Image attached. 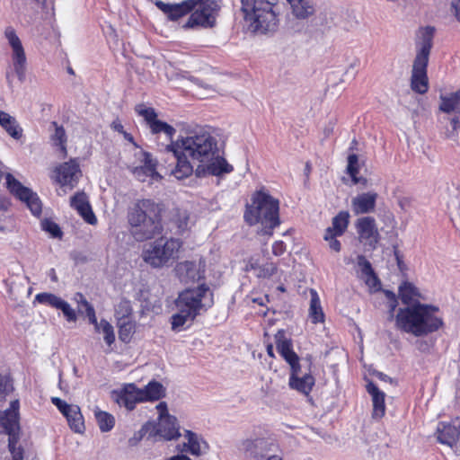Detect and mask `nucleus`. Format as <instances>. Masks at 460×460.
I'll use <instances>...</instances> for the list:
<instances>
[{"label": "nucleus", "instance_id": "1", "mask_svg": "<svg viewBox=\"0 0 460 460\" xmlns=\"http://www.w3.org/2000/svg\"><path fill=\"white\" fill-rule=\"evenodd\" d=\"M135 111L138 116L143 117L152 135L158 136L164 134L170 141L162 151L164 158L161 167L164 168L165 173L174 176L178 180L186 179L193 174L194 168L187 155L199 164L208 161L217 152V141L208 131L204 129L190 131L186 137H179L176 140L173 137L176 129L165 121L158 119L155 110L146 107L144 103L136 105Z\"/></svg>", "mask_w": 460, "mask_h": 460}, {"label": "nucleus", "instance_id": "2", "mask_svg": "<svg viewBox=\"0 0 460 460\" xmlns=\"http://www.w3.org/2000/svg\"><path fill=\"white\" fill-rule=\"evenodd\" d=\"M163 208L151 199H140L129 207L127 219L129 232L137 242L155 238L164 231Z\"/></svg>", "mask_w": 460, "mask_h": 460}, {"label": "nucleus", "instance_id": "3", "mask_svg": "<svg viewBox=\"0 0 460 460\" xmlns=\"http://www.w3.org/2000/svg\"><path fill=\"white\" fill-rule=\"evenodd\" d=\"M438 312L437 305L417 302L411 306L399 308L395 315V326L416 337L425 336L443 327V319L437 315Z\"/></svg>", "mask_w": 460, "mask_h": 460}, {"label": "nucleus", "instance_id": "4", "mask_svg": "<svg viewBox=\"0 0 460 460\" xmlns=\"http://www.w3.org/2000/svg\"><path fill=\"white\" fill-rule=\"evenodd\" d=\"M243 219L250 226L261 224L264 232L272 234L273 230L281 223L279 200L262 186L252 194L251 203L245 205Z\"/></svg>", "mask_w": 460, "mask_h": 460}, {"label": "nucleus", "instance_id": "5", "mask_svg": "<svg viewBox=\"0 0 460 460\" xmlns=\"http://www.w3.org/2000/svg\"><path fill=\"white\" fill-rule=\"evenodd\" d=\"M242 11L255 30L267 32L278 26L279 0H240Z\"/></svg>", "mask_w": 460, "mask_h": 460}, {"label": "nucleus", "instance_id": "6", "mask_svg": "<svg viewBox=\"0 0 460 460\" xmlns=\"http://www.w3.org/2000/svg\"><path fill=\"white\" fill-rule=\"evenodd\" d=\"M193 9L183 25L185 29H211L217 25L221 6L217 0H192Z\"/></svg>", "mask_w": 460, "mask_h": 460}, {"label": "nucleus", "instance_id": "7", "mask_svg": "<svg viewBox=\"0 0 460 460\" xmlns=\"http://www.w3.org/2000/svg\"><path fill=\"white\" fill-rule=\"evenodd\" d=\"M182 243L177 238L155 240L149 249L143 252V260L154 268H160L174 259Z\"/></svg>", "mask_w": 460, "mask_h": 460}, {"label": "nucleus", "instance_id": "8", "mask_svg": "<svg viewBox=\"0 0 460 460\" xmlns=\"http://www.w3.org/2000/svg\"><path fill=\"white\" fill-rule=\"evenodd\" d=\"M209 291V288L205 284H200L193 288H186L181 291L175 300L176 307L182 313H187L194 321L203 309L202 299Z\"/></svg>", "mask_w": 460, "mask_h": 460}, {"label": "nucleus", "instance_id": "9", "mask_svg": "<svg viewBox=\"0 0 460 460\" xmlns=\"http://www.w3.org/2000/svg\"><path fill=\"white\" fill-rule=\"evenodd\" d=\"M6 184L8 190L18 199L26 203L34 216H40L42 206L38 195L29 188L23 186L11 173L6 175Z\"/></svg>", "mask_w": 460, "mask_h": 460}, {"label": "nucleus", "instance_id": "10", "mask_svg": "<svg viewBox=\"0 0 460 460\" xmlns=\"http://www.w3.org/2000/svg\"><path fill=\"white\" fill-rule=\"evenodd\" d=\"M142 436L148 434L149 437L159 436L164 440L176 439L181 436L180 426L175 417H167L159 420L157 423L146 422L140 429Z\"/></svg>", "mask_w": 460, "mask_h": 460}, {"label": "nucleus", "instance_id": "11", "mask_svg": "<svg viewBox=\"0 0 460 460\" xmlns=\"http://www.w3.org/2000/svg\"><path fill=\"white\" fill-rule=\"evenodd\" d=\"M234 171V166L226 161L225 157L219 155L217 150V155H213L208 161H204L197 165L193 173L198 178H204L207 176H222L230 173Z\"/></svg>", "mask_w": 460, "mask_h": 460}, {"label": "nucleus", "instance_id": "12", "mask_svg": "<svg viewBox=\"0 0 460 460\" xmlns=\"http://www.w3.org/2000/svg\"><path fill=\"white\" fill-rule=\"evenodd\" d=\"M241 445L244 454L255 460H264L273 447H279L275 439L268 438H246L242 441Z\"/></svg>", "mask_w": 460, "mask_h": 460}, {"label": "nucleus", "instance_id": "13", "mask_svg": "<svg viewBox=\"0 0 460 460\" xmlns=\"http://www.w3.org/2000/svg\"><path fill=\"white\" fill-rule=\"evenodd\" d=\"M355 227L359 241L371 250H375L380 239V234L373 217H362L357 219Z\"/></svg>", "mask_w": 460, "mask_h": 460}, {"label": "nucleus", "instance_id": "14", "mask_svg": "<svg viewBox=\"0 0 460 460\" xmlns=\"http://www.w3.org/2000/svg\"><path fill=\"white\" fill-rule=\"evenodd\" d=\"M4 35L13 49V64L14 71L20 81L25 78L26 56L22 42L17 36L15 30L9 26L4 31Z\"/></svg>", "mask_w": 460, "mask_h": 460}, {"label": "nucleus", "instance_id": "15", "mask_svg": "<svg viewBox=\"0 0 460 460\" xmlns=\"http://www.w3.org/2000/svg\"><path fill=\"white\" fill-rule=\"evenodd\" d=\"M429 60L414 58L411 75V89L419 94H425L429 88L428 77Z\"/></svg>", "mask_w": 460, "mask_h": 460}, {"label": "nucleus", "instance_id": "16", "mask_svg": "<svg viewBox=\"0 0 460 460\" xmlns=\"http://www.w3.org/2000/svg\"><path fill=\"white\" fill-rule=\"evenodd\" d=\"M56 181L62 187L68 186L73 189L78 182L81 175L79 164L75 159L61 164L55 170Z\"/></svg>", "mask_w": 460, "mask_h": 460}, {"label": "nucleus", "instance_id": "17", "mask_svg": "<svg viewBox=\"0 0 460 460\" xmlns=\"http://www.w3.org/2000/svg\"><path fill=\"white\" fill-rule=\"evenodd\" d=\"M143 157V164L135 167L133 170L135 177L142 182H145L147 179L161 181L163 176L157 172L158 161L148 152H144Z\"/></svg>", "mask_w": 460, "mask_h": 460}, {"label": "nucleus", "instance_id": "18", "mask_svg": "<svg viewBox=\"0 0 460 460\" xmlns=\"http://www.w3.org/2000/svg\"><path fill=\"white\" fill-rule=\"evenodd\" d=\"M116 402L128 411H133L137 403L145 402L141 388L133 383L124 385L118 393Z\"/></svg>", "mask_w": 460, "mask_h": 460}, {"label": "nucleus", "instance_id": "19", "mask_svg": "<svg viewBox=\"0 0 460 460\" xmlns=\"http://www.w3.org/2000/svg\"><path fill=\"white\" fill-rule=\"evenodd\" d=\"M70 206L77 211L86 223L93 226L97 224V217L93 211L87 195L84 191H77L71 197Z\"/></svg>", "mask_w": 460, "mask_h": 460}, {"label": "nucleus", "instance_id": "20", "mask_svg": "<svg viewBox=\"0 0 460 460\" xmlns=\"http://www.w3.org/2000/svg\"><path fill=\"white\" fill-rule=\"evenodd\" d=\"M378 194L375 191L363 192L351 200L353 213L358 215L373 213L376 209Z\"/></svg>", "mask_w": 460, "mask_h": 460}, {"label": "nucleus", "instance_id": "21", "mask_svg": "<svg viewBox=\"0 0 460 460\" xmlns=\"http://www.w3.org/2000/svg\"><path fill=\"white\" fill-rule=\"evenodd\" d=\"M155 5L171 21H177L184 15L190 13L193 9L192 0H185L180 4H167L161 0L156 1Z\"/></svg>", "mask_w": 460, "mask_h": 460}, {"label": "nucleus", "instance_id": "22", "mask_svg": "<svg viewBox=\"0 0 460 460\" xmlns=\"http://www.w3.org/2000/svg\"><path fill=\"white\" fill-rule=\"evenodd\" d=\"M366 389L372 397V418L382 419L385 414V394L373 381L367 382Z\"/></svg>", "mask_w": 460, "mask_h": 460}, {"label": "nucleus", "instance_id": "23", "mask_svg": "<svg viewBox=\"0 0 460 460\" xmlns=\"http://www.w3.org/2000/svg\"><path fill=\"white\" fill-rule=\"evenodd\" d=\"M435 28L426 26L420 30V40L417 42V53L415 58L429 60L430 51L433 46Z\"/></svg>", "mask_w": 460, "mask_h": 460}, {"label": "nucleus", "instance_id": "24", "mask_svg": "<svg viewBox=\"0 0 460 460\" xmlns=\"http://www.w3.org/2000/svg\"><path fill=\"white\" fill-rule=\"evenodd\" d=\"M437 439L440 444L456 446L460 439V424L456 427L451 423L439 422L437 429Z\"/></svg>", "mask_w": 460, "mask_h": 460}, {"label": "nucleus", "instance_id": "25", "mask_svg": "<svg viewBox=\"0 0 460 460\" xmlns=\"http://www.w3.org/2000/svg\"><path fill=\"white\" fill-rule=\"evenodd\" d=\"M398 292L402 304L407 306H411L415 303L420 302V299H424L419 288L413 283L407 280L402 282Z\"/></svg>", "mask_w": 460, "mask_h": 460}, {"label": "nucleus", "instance_id": "26", "mask_svg": "<svg viewBox=\"0 0 460 460\" xmlns=\"http://www.w3.org/2000/svg\"><path fill=\"white\" fill-rule=\"evenodd\" d=\"M315 384V378L311 373H306L303 376L289 377L288 386L304 395H309Z\"/></svg>", "mask_w": 460, "mask_h": 460}, {"label": "nucleus", "instance_id": "27", "mask_svg": "<svg viewBox=\"0 0 460 460\" xmlns=\"http://www.w3.org/2000/svg\"><path fill=\"white\" fill-rule=\"evenodd\" d=\"M275 343L278 352L284 360L297 355L294 351L292 340L287 337L284 330L281 329L277 332L275 334Z\"/></svg>", "mask_w": 460, "mask_h": 460}, {"label": "nucleus", "instance_id": "28", "mask_svg": "<svg viewBox=\"0 0 460 460\" xmlns=\"http://www.w3.org/2000/svg\"><path fill=\"white\" fill-rule=\"evenodd\" d=\"M0 125L14 139L22 137L23 130L14 117L0 110Z\"/></svg>", "mask_w": 460, "mask_h": 460}, {"label": "nucleus", "instance_id": "29", "mask_svg": "<svg viewBox=\"0 0 460 460\" xmlns=\"http://www.w3.org/2000/svg\"><path fill=\"white\" fill-rule=\"evenodd\" d=\"M117 326L119 341L124 343H129L136 332V322L131 318L119 317Z\"/></svg>", "mask_w": 460, "mask_h": 460}, {"label": "nucleus", "instance_id": "30", "mask_svg": "<svg viewBox=\"0 0 460 460\" xmlns=\"http://www.w3.org/2000/svg\"><path fill=\"white\" fill-rule=\"evenodd\" d=\"M311 299L309 306V318L312 323H323L325 321V314L321 305L320 297L314 289L310 290Z\"/></svg>", "mask_w": 460, "mask_h": 460}, {"label": "nucleus", "instance_id": "31", "mask_svg": "<svg viewBox=\"0 0 460 460\" xmlns=\"http://www.w3.org/2000/svg\"><path fill=\"white\" fill-rule=\"evenodd\" d=\"M143 399L146 402H155L165 396V388L155 380L150 381L144 388H141Z\"/></svg>", "mask_w": 460, "mask_h": 460}, {"label": "nucleus", "instance_id": "32", "mask_svg": "<svg viewBox=\"0 0 460 460\" xmlns=\"http://www.w3.org/2000/svg\"><path fill=\"white\" fill-rule=\"evenodd\" d=\"M349 223V214L348 211L342 210L340 211L333 218H332V226L328 227L325 232L328 233L329 237H332L331 234L334 235H342Z\"/></svg>", "mask_w": 460, "mask_h": 460}, {"label": "nucleus", "instance_id": "33", "mask_svg": "<svg viewBox=\"0 0 460 460\" xmlns=\"http://www.w3.org/2000/svg\"><path fill=\"white\" fill-rule=\"evenodd\" d=\"M175 272L181 281H194L198 275L197 264L190 261L179 262L175 267Z\"/></svg>", "mask_w": 460, "mask_h": 460}, {"label": "nucleus", "instance_id": "34", "mask_svg": "<svg viewBox=\"0 0 460 460\" xmlns=\"http://www.w3.org/2000/svg\"><path fill=\"white\" fill-rule=\"evenodd\" d=\"M439 110L445 113L455 111L460 105V89L449 93L448 95L440 96Z\"/></svg>", "mask_w": 460, "mask_h": 460}, {"label": "nucleus", "instance_id": "35", "mask_svg": "<svg viewBox=\"0 0 460 460\" xmlns=\"http://www.w3.org/2000/svg\"><path fill=\"white\" fill-rule=\"evenodd\" d=\"M52 126L55 128V132L51 136V140L53 142V145L55 146H58L60 150V153L62 154L63 157H66L67 155V149H66V130L63 126H58L56 121H53Z\"/></svg>", "mask_w": 460, "mask_h": 460}, {"label": "nucleus", "instance_id": "36", "mask_svg": "<svg viewBox=\"0 0 460 460\" xmlns=\"http://www.w3.org/2000/svg\"><path fill=\"white\" fill-rule=\"evenodd\" d=\"M290 4L293 13L297 18H306L313 14L314 12V6L311 4L310 0H288Z\"/></svg>", "mask_w": 460, "mask_h": 460}, {"label": "nucleus", "instance_id": "37", "mask_svg": "<svg viewBox=\"0 0 460 460\" xmlns=\"http://www.w3.org/2000/svg\"><path fill=\"white\" fill-rule=\"evenodd\" d=\"M77 296L79 297V300H77L78 311L80 313H85L89 323L94 325L95 331H98L99 325L93 306L85 299V297L81 293H78Z\"/></svg>", "mask_w": 460, "mask_h": 460}, {"label": "nucleus", "instance_id": "38", "mask_svg": "<svg viewBox=\"0 0 460 460\" xmlns=\"http://www.w3.org/2000/svg\"><path fill=\"white\" fill-rule=\"evenodd\" d=\"M69 427L75 432L82 433L84 429V417L80 408L76 405L70 412L65 415Z\"/></svg>", "mask_w": 460, "mask_h": 460}, {"label": "nucleus", "instance_id": "39", "mask_svg": "<svg viewBox=\"0 0 460 460\" xmlns=\"http://www.w3.org/2000/svg\"><path fill=\"white\" fill-rule=\"evenodd\" d=\"M95 420L102 432H109L115 426V419L112 414L104 411H95Z\"/></svg>", "mask_w": 460, "mask_h": 460}, {"label": "nucleus", "instance_id": "40", "mask_svg": "<svg viewBox=\"0 0 460 460\" xmlns=\"http://www.w3.org/2000/svg\"><path fill=\"white\" fill-rule=\"evenodd\" d=\"M450 124L452 128L449 129L447 127L443 128L440 131V137L444 140H453L455 142L458 141V133L460 131V114L455 115L450 119Z\"/></svg>", "mask_w": 460, "mask_h": 460}, {"label": "nucleus", "instance_id": "41", "mask_svg": "<svg viewBox=\"0 0 460 460\" xmlns=\"http://www.w3.org/2000/svg\"><path fill=\"white\" fill-rule=\"evenodd\" d=\"M347 172L351 177L354 184L365 183L367 180L365 178L358 177L359 173L358 166V156L356 154H350L348 156Z\"/></svg>", "mask_w": 460, "mask_h": 460}, {"label": "nucleus", "instance_id": "42", "mask_svg": "<svg viewBox=\"0 0 460 460\" xmlns=\"http://www.w3.org/2000/svg\"><path fill=\"white\" fill-rule=\"evenodd\" d=\"M14 391L13 378L9 370L0 372V397L5 398Z\"/></svg>", "mask_w": 460, "mask_h": 460}, {"label": "nucleus", "instance_id": "43", "mask_svg": "<svg viewBox=\"0 0 460 460\" xmlns=\"http://www.w3.org/2000/svg\"><path fill=\"white\" fill-rule=\"evenodd\" d=\"M35 301L39 304L58 309L62 298L52 293L42 292L35 296Z\"/></svg>", "mask_w": 460, "mask_h": 460}, {"label": "nucleus", "instance_id": "44", "mask_svg": "<svg viewBox=\"0 0 460 460\" xmlns=\"http://www.w3.org/2000/svg\"><path fill=\"white\" fill-rule=\"evenodd\" d=\"M185 437L188 439L186 446L188 447L187 451L193 456H199L201 453V445L196 433L186 430Z\"/></svg>", "mask_w": 460, "mask_h": 460}, {"label": "nucleus", "instance_id": "45", "mask_svg": "<svg viewBox=\"0 0 460 460\" xmlns=\"http://www.w3.org/2000/svg\"><path fill=\"white\" fill-rule=\"evenodd\" d=\"M100 332L102 330L103 333V339L107 345L111 346L115 341V333L113 326L105 319H102L100 323H98Z\"/></svg>", "mask_w": 460, "mask_h": 460}, {"label": "nucleus", "instance_id": "46", "mask_svg": "<svg viewBox=\"0 0 460 460\" xmlns=\"http://www.w3.org/2000/svg\"><path fill=\"white\" fill-rule=\"evenodd\" d=\"M358 264L364 275L371 277L375 280V283H378V278L376 275L371 263L366 259L365 256L359 255L358 257Z\"/></svg>", "mask_w": 460, "mask_h": 460}, {"label": "nucleus", "instance_id": "47", "mask_svg": "<svg viewBox=\"0 0 460 460\" xmlns=\"http://www.w3.org/2000/svg\"><path fill=\"white\" fill-rule=\"evenodd\" d=\"M41 226H42V229L44 231L48 232L49 234H50V235L52 237H58V238L62 237L63 233L60 229L59 226L53 220L44 219L41 222Z\"/></svg>", "mask_w": 460, "mask_h": 460}, {"label": "nucleus", "instance_id": "48", "mask_svg": "<svg viewBox=\"0 0 460 460\" xmlns=\"http://www.w3.org/2000/svg\"><path fill=\"white\" fill-rule=\"evenodd\" d=\"M278 267L274 262H266L258 268L257 276L259 278H270L277 273Z\"/></svg>", "mask_w": 460, "mask_h": 460}, {"label": "nucleus", "instance_id": "49", "mask_svg": "<svg viewBox=\"0 0 460 460\" xmlns=\"http://www.w3.org/2000/svg\"><path fill=\"white\" fill-rule=\"evenodd\" d=\"M171 319L172 329L177 330L183 326L188 320H191V316L187 313L179 311L177 314H174Z\"/></svg>", "mask_w": 460, "mask_h": 460}, {"label": "nucleus", "instance_id": "50", "mask_svg": "<svg viewBox=\"0 0 460 460\" xmlns=\"http://www.w3.org/2000/svg\"><path fill=\"white\" fill-rule=\"evenodd\" d=\"M58 309L61 310L67 322H75L77 319L75 310L70 305L62 299Z\"/></svg>", "mask_w": 460, "mask_h": 460}, {"label": "nucleus", "instance_id": "51", "mask_svg": "<svg viewBox=\"0 0 460 460\" xmlns=\"http://www.w3.org/2000/svg\"><path fill=\"white\" fill-rule=\"evenodd\" d=\"M51 402L64 416L67 414V412H70L72 409H75L76 406L68 404L66 402L58 397H52Z\"/></svg>", "mask_w": 460, "mask_h": 460}, {"label": "nucleus", "instance_id": "52", "mask_svg": "<svg viewBox=\"0 0 460 460\" xmlns=\"http://www.w3.org/2000/svg\"><path fill=\"white\" fill-rule=\"evenodd\" d=\"M132 314V307L130 305L129 301L124 300L121 301L118 308L116 309V315L119 317H127L130 318V315Z\"/></svg>", "mask_w": 460, "mask_h": 460}, {"label": "nucleus", "instance_id": "53", "mask_svg": "<svg viewBox=\"0 0 460 460\" xmlns=\"http://www.w3.org/2000/svg\"><path fill=\"white\" fill-rule=\"evenodd\" d=\"M290 367L289 377L299 376L301 371V365L299 362L298 355L285 360Z\"/></svg>", "mask_w": 460, "mask_h": 460}, {"label": "nucleus", "instance_id": "54", "mask_svg": "<svg viewBox=\"0 0 460 460\" xmlns=\"http://www.w3.org/2000/svg\"><path fill=\"white\" fill-rule=\"evenodd\" d=\"M386 297L388 298V308L391 317H394L395 309L398 305V301L395 294L392 291H385Z\"/></svg>", "mask_w": 460, "mask_h": 460}, {"label": "nucleus", "instance_id": "55", "mask_svg": "<svg viewBox=\"0 0 460 460\" xmlns=\"http://www.w3.org/2000/svg\"><path fill=\"white\" fill-rule=\"evenodd\" d=\"M331 234L332 237H329L328 233L325 232L324 240L329 242V246L332 251L339 252L341 249V243L336 239L338 235H334L333 234Z\"/></svg>", "mask_w": 460, "mask_h": 460}, {"label": "nucleus", "instance_id": "56", "mask_svg": "<svg viewBox=\"0 0 460 460\" xmlns=\"http://www.w3.org/2000/svg\"><path fill=\"white\" fill-rule=\"evenodd\" d=\"M287 249V245L283 241H276L272 244V253L275 256H280L282 255Z\"/></svg>", "mask_w": 460, "mask_h": 460}, {"label": "nucleus", "instance_id": "57", "mask_svg": "<svg viewBox=\"0 0 460 460\" xmlns=\"http://www.w3.org/2000/svg\"><path fill=\"white\" fill-rule=\"evenodd\" d=\"M156 409L159 412V420H164L167 417H173L172 415H170L168 412V407L167 403L165 402H161L157 404Z\"/></svg>", "mask_w": 460, "mask_h": 460}, {"label": "nucleus", "instance_id": "58", "mask_svg": "<svg viewBox=\"0 0 460 460\" xmlns=\"http://www.w3.org/2000/svg\"><path fill=\"white\" fill-rule=\"evenodd\" d=\"M450 11L456 19V21L460 22V0H453L451 2Z\"/></svg>", "mask_w": 460, "mask_h": 460}, {"label": "nucleus", "instance_id": "59", "mask_svg": "<svg viewBox=\"0 0 460 460\" xmlns=\"http://www.w3.org/2000/svg\"><path fill=\"white\" fill-rule=\"evenodd\" d=\"M111 128L114 130V131H117L119 133H122L124 131V127L121 123V121L119 119H114L111 124Z\"/></svg>", "mask_w": 460, "mask_h": 460}, {"label": "nucleus", "instance_id": "60", "mask_svg": "<svg viewBox=\"0 0 460 460\" xmlns=\"http://www.w3.org/2000/svg\"><path fill=\"white\" fill-rule=\"evenodd\" d=\"M252 301L260 305H265V303L266 302H269L270 299H269V296L266 295L264 297H256V298H253Z\"/></svg>", "mask_w": 460, "mask_h": 460}, {"label": "nucleus", "instance_id": "61", "mask_svg": "<svg viewBox=\"0 0 460 460\" xmlns=\"http://www.w3.org/2000/svg\"><path fill=\"white\" fill-rule=\"evenodd\" d=\"M121 134L123 135L124 138L127 141H128L129 143H133L134 144V137H133V136L130 133H128V132L124 130Z\"/></svg>", "mask_w": 460, "mask_h": 460}, {"label": "nucleus", "instance_id": "62", "mask_svg": "<svg viewBox=\"0 0 460 460\" xmlns=\"http://www.w3.org/2000/svg\"><path fill=\"white\" fill-rule=\"evenodd\" d=\"M266 351H267V354H268L269 357L275 358V354H274L273 345L272 344L270 343V344L267 345Z\"/></svg>", "mask_w": 460, "mask_h": 460}, {"label": "nucleus", "instance_id": "63", "mask_svg": "<svg viewBox=\"0 0 460 460\" xmlns=\"http://www.w3.org/2000/svg\"><path fill=\"white\" fill-rule=\"evenodd\" d=\"M188 220H189V217H184V219L182 221H181L180 225L178 226V227L183 231L187 225H188Z\"/></svg>", "mask_w": 460, "mask_h": 460}, {"label": "nucleus", "instance_id": "64", "mask_svg": "<svg viewBox=\"0 0 460 460\" xmlns=\"http://www.w3.org/2000/svg\"><path fill=\"white\" fill-rule=\"evenodd\" d=\"M265 460H283V457L282 456L279 455H272L268 456L267 458L265 457Z\"/></svg>", "mask_w": 460, "mask_h": 460}]
</instances>
